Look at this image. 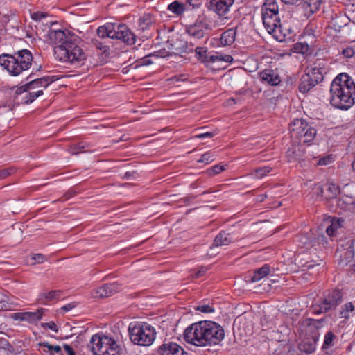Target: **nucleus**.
Here are the masks:
<instances>
[{
  "mask_svg": "<svg viewBox=\"0 0 355 355\" xmlns=\"http://www.w3.org/2000/svg\"><path fill=\"white\" fill-rule=\"evenodd\" d=\"M224 169L225 168H224L223 166L216 165L211 168V171H209V174H211V175L218 174L220 172H222Z\"/></svg>",
  "mask_w": 355,
  "mask_h": 355,
  "instance_id": "6e6d98bb",
  "label": "nucleus"
},
{
  "mask_svg": "<svg viewBox=\"0 0 355 355\" xmlns=\"http://www.w3.org/2000/svg\"><path fill=\"white\" fill-rule=\"evenodd\" d=\"M236 37V28H229L220 35V44L223 46H230L234 43Z\"/></svg>",
  "mask_w": 355,
  "mask_h": 355,
  "instance_id": "b1692460",
  "label": "nucleus"
},
{
  "mask_svg": "<svg viewBox=\"0 0 355 355\" xmlns=\"http://www.w3.org/2000/svg\"><path fill=\"white\" fill-rule=\"evenodd\" d=\"M344 293L338 288H334L324 291L318 302L310 306L313 314L320 315L334 311L342 303Z\"/></svg>",
  "mask_w": 355,
  "mask_h": 355,
  "instance_id": "39448f33",
  "label": "nucleus"
},
{
  "mask_svg": "<svg viewBox=\"0 0 355 355\" xmlns=\"http://www.w3.org/2000/svg\"><path fill=\"white\" fill-rule=\"evenodd\" d=\"M29 92V88H28V87H27V83L18 87L16 89L15 93H16V94L19 95V94H21L24 92Z\"/></svg>",
  "mask_w": 355,
  "mask_h": 355,
  "instance_id": "052dcab7",
  "label": "nucleus"
},
{
  "mask_svg": "<svg viewBox=\"0 0 355 355\" xmlns=\"http://www.w3.org/2000/svg\"><path fill=\"white\" fill-rule=\"evenodd\" d=\"M317 158H319L318 161L317 162V165H318V166L328 165L332 162V159H333L331 155H327V156H324L323 157H320V156L314 157V159H317Z\"/></svg>",
  "mask_w": 355,
  "mask_h": 355,
  "instance_id": "37998d69",
  "label": "nucleus"
},
{
  "mask_svg": "<svg viewBox=\"0 0 355 355\" xmlns=\"http://www.w3.org/2000/svg\"><path fill=\"white\" fill-rule=\"evenodd\" d=\"M45 15L44 14L40 13V12H35L32 15V18L35 20L40 19L42 17H44Z\"/></svg>",
  "mask_w": 355,
  "mask_h": 355,
  "instance_id": "774afa93",
  "label": "nucleus"
},
{
  "mask_svg": "<svg viewBox=\"0 0 355 355\" xmlns=\"http://www.w3.org/2000/svg\"><path fill=\"white\" fill-rule=\"evenodd\" d=\"M322 0H301L300 4L307 12L313 14L320 8Z\"/></svg>",
  "mask_w": 355,
  "mask_h": 355,
  "instance_id": "5701e85b",
  "label": "nucleus"
},
{
  "mask_svg": "<svg viewBox=\"0 0 355 355\" xmlns=\"http://www.w3.org/2000/svg\"><path fill=\"white\" fill-rule=\"evenodd\" d=\"M270 272V267L268 266V264H265L260 268H258V269L254 270V272H252V275L250 277L249 281L251 282H258V281L261 280V279H263V277L268 275Z\"/></svg>",
  "mask_w": 355,
  "mask_h": 355,
  "instance_id": "393cba45",
  "label": "nucleus"
},
{
  "mask_svg": "<svg viewBox=\"0 0 355 355\" xmlns=\"http://www.w3.org/2000/svg\"><path fill=\"white\" fill-rule=\"evenodd\" d=\"M259 77L262 83H268L272 86L278 85L281 79L277 72L271 69H266L259 73Z\"/></svg>",
  "mask_w": 355,
  "mask_h": 355,
  "instance_id": "a211bd4d",
  "label": "nucleus"
},
{
  "mask_svg": "<svg viewBox=\"0 0 355 355\" xmlns=\"http://www.w3.org/2000/svg\"><path fill=\"white\" fill-rule=\"evenodd\" d=\"M111 338L106 336H99L98 334L92 336L88 347L94 354V352H98L102 346L111 342Z\"/></svg>",
  "mask_w": 355,
  "mask_h": 355,
  "instance_id": "6ab92c4d",
  "label": "nucleus"
},
{
  "mask_svg": "<svg viewBox=\"0 0 355 355\" xmlns=\"http://www.w3.org/2000/svg\"><path fill=\"white\" fill-rule=\"evenodd\" d=\"M347 253L351 257L355 255V239L348 240L346 243Z\"/></svg>",
  "mask_w": 355,
  "mask_h": 355,
  "instance_id": "a18cd8bd",
  "label": "nucleus"
},
{
  "mask_svg": "<svg viewBox=\"0 0 355 355\" xmlns=\"http://www.w3.org/2000/svg\"><path fill=\"white\" fill-rule=\"evenodd\" d=\"M114 39L120 40L128 45H133L137 40V35L124 24L115 26Z\"/></svg>",
  "mask_w": 355,
  "mask_h": 355,
  "instance_id": "9b49d317",
  "label": "nucleus"
},
{
  "mask_svg": "<svg viewBox=\"0 0 355 355\" xmlns=\"http://www.w3.org/2000/svg\"><path fill=\"white\" fill-rule=\"evenodd\" d=\"M10 309V304L4 297H0V311H7Z\"/></svg>",
  "mask_w": 355,
  "mask_h": 355,
  "instance_id": "09e8293b",
  "label": "nucleus"
},
{
  "mask_svg": "<svg viewBox=\"0 0 355 355\" xmlns=\"http://www.w3.org/2000/svg\"><path fill=\"white\" fill-rule=\"evenodd\" d=\"M207 269L205 267H201L194 275L195 278H199L202 277L206 272Z\"/></svg>",
  "mask_w": 355,
  "mask_h": 355,
  "instance_id": "e2e57ef3",
  "label": "nucleus"
},
{
  "mask_svg": "<svg viewBox=\"0 0 355 355\" xmlns=\"http://www.w3.org/2000/svg\"><path fill=\"white\" fill-rule=\"evenodd\" d=\"M41 326L44 329H50L56 333L58 331V328L57 325L53 321H51L49 322H45V323H42Z\"/></svg>",
  "mask_w": 355,
  "mask_h": 355,
  "instance_id": "de8ad7c7",
  "label": "nucleus"
},
{
  "mask_svg": "<svg viewBox=\"0 0 355 355\" xmlns=\"http://www.w3.org/2000/svg\"><path fill=\"white\" fill-rule=\"evenodd\" d=\"M335 337L336 336H335L334 334L331 331H328L324 336V343H323L322 349L323 350H325V349H327L329 347H332L333 346V340L335 338Z\"/></svg>",
  "mask_w": 355,
  "mask_h": 355,
  "instance_id": "58836bf2",
  "label": "nucleus"
},
{
  "mask_svg": "<svg viewBox=\"0 0 355 355\" xmlns=\"http://www.w3.org/2000/svg\"><path fill=\"white\" fill-rule=\"evenodd\" d=\"M130 339L135 345L149 346L155 339V329L145 323L132 322L128 327Z\"/></svg>",
  "mask_w": 355,
  "mask_h": 355,
  "instance_id": "423d86ee",
  "label": "nucleus"
},
{
  "mask_svg": "<svg viewBox=\"0 0 355 355\" xmlns=\"http://www.w3.org/2000/svg\"><path fill=\"white\" fill-rule=\"evenodd\" d=\"M341 53L346 58H351L355 55V49L352 46H347L342 50Z\"/></svg>",
  "mask_w": 355,
  "mask_h": 355,
  "instance_id": "c03bdc74",
  "label": "nucleus"
},
{
  "mask_svg": "<svg viewBox=\"0 0 355 355\" xmlns=\"http://www.w3.org/2000/svg\"><path fill=\"white\" fill-rule=\"evenodd\" d=\"M121 285L116 282L105 284L102 286L92 291L94 297L104 298L108 297L121 290Z\"/></svg>",
  "mask_w": 355,
  "mask_h": 355,
  "instance_id": "ddd939ff",
  "label": "nucleus"
},
{
  "mask_svg": "<svg viewBox=\"0 0 355 355\" xmlns=\"http://www.w3.org/2000/svg\"><path fill=\"white\" fill-rule=\"evenodd\" d=\"M116 24L107 23L104 26H99L97 29V35L101 38L110 37L114 39Z\"/></svg>",
  "mask_w": 355,
  "mask_h": 355,
  "instance_id": "412c9836",
  "label": "nucleus"
},
{
  "mask_svg": "<svg viewBox=\"0 0 355 355\" xmlns=\"http://www.w3.org/2000/svg\"><path fill=\"white\" fill-rule=\"evenodd\" d=\"M187 3L191 8V9L198 8L200 6L201 0H187Z\"/></svg>",
  "mask_w": 355,
  "mask_h": 355,
  "instance_id": "5fc2aeb1",
  "label": "nucleus"
},
{
  "mask_svg": "<svg viewBox=\"0 0 355 355\" xmlns=\"http://www.w3.org/2000/svg\"><path fill=\"white\" fill-rule=\"evenodd\" d=\"M110 344L111 343H107V345L104 344L98 352H94V355H105Z\"/></svg>",
  "mask_w": 355,
  "mask_h": 355,
  "instance_id": "4d7b16f0",
  "label": "nucleus"
},
{
  "mask_svg": "<svg viewBox=\"0 0 355 355\" xmlns=\"http://www.w3.org/2000/svg\"><path fill=\"white\" fill-rule=\"evenodd\" d=\"M271 170L272 168L269 166L257 168L254 171V175L255 178L260 179L263 178L267 173H270Z\"/></svg>",
  "mask_w": 355,
  "mask_h": 355,
  "instance_id": "ea45409f",
  "label": "nucleus"
},
{
  "mask_svg": "<svg viewBox=\"0 0 355 355\" xmlns=\"http://www.w3.org/2000/svg\"><path fill=\"white\" fill-rule=\"evenodd\" d=\"M225 332L215 322L204 320L188 327L184 333V340L198 347L219 344L224 338Z\"/></svg>",
  "mask_w": 355,
  "mask_h": 355,
  "instance_id": "f03ea898",
  "label": "nucleus"
},
{
  "mask_svg": "<svg viewBox=\"0 0 355 355\" xmlns=\"http://www.w3.org/2000/svg\"><path fill=\"white\" fill-rule=\"evenodd\" d=\"M234 1V0H210L209 8L218 16L223 17L228 12Z\"/></svg>",
  "mask_w": 355,
  "mask_h": 355,
  "instance_id": "f3484780",
  "label": "nucleus"
},
{
  "mask_svg": "<svg viewBox=\"0 0 355 355\" xmlns=\"http://www.w3.org/2000/svg\"><path fill=\"white\" fill-rule=\"evenodd\" d=\"M0 349H4L10 353L14 352L13 346L4 338H0Z\"/></svg>",
  "mask_w": 355,
  "mask_h": 355,
  "instance_id": "79ce46f5",
  "label": "nucleus"
},
{
  "mask_svg": "<svg viewBox=\"0 0 355 355\" xmlns=\"http://www.w3.org/2000/svg\"><path fill=\"white\" fill-rule=\"evenodd\" d=\"M340 188L334 184H329L327 189V198H335L340 193Z\"/></svg>",
  "mask_w": 355,
  "mask_h": 355,
  "instance_id": "4c0bfd02",
  "label": "nucleus"
},
{
  "mask_svg": "<svg viewBox=\"0 0 355 355\" xmlns=\"http://www.w3.org/2000/svg\"><path fill=\"white\" fill-rule=\"evenodd\" d=\"M186 9L185 5L178 1H175L168 6V10L177 16L182 15Z\"/></svg>",
  "mask_w": 355,
  "mask_h": 355,
  "instance_id": "c756f323",
  "label": "nucleus"
},
{
  "mask_svg": "<svg viewBox=\"0 0 355 355\" xmlns=\"http://www.w3.org/2000/svg\"><path fill=\"white\" fill-rule=\"evenodd\" d=\"M355 310V307L352 302H349L343 304L339 311V318L343 319V322H346L350 318V313Z\"/></svg>",
  "mask_w": 355,
  "mask_h": 355,
  "instance_id": "a878e982",
  "label": "nucleus"
},
{
  "mask_svg": "<svg viewBox=\"0 0 355 355\" xmlns=\"http://www.w3.org/2000/svg\"><path fill=\"white\" fill-rule=\"evenodd\" d=\"M341 87L344 89L355 92V82L347 73L338 74L332 81L331 87Z\"/></svg>",
  "mask_w": 355,
  "mask_h": 355,
  "instance_id": "2eb2a0df",
  "label": "nucleus"
},
{
  "mask_svg": "<svg viewBox=\"0 0 355 355\" xmlns=\"http://www.w3.org/2000/svg\"><path fill=\"white\" fill-rule=\"evenodd\" d=\"M261 18L263 26L269 33H275L277 30L282 32L279 8L276 0H265L261 6Z\"/></svg>",
  "mask_w": 355,
  "mask_h": 355,
  "instance_id": "0eeeda50",
  "label": "nucleus"
},
{
  "mask_svg": "<svg viewBox=\"0 0 355 355\" xmlns=\"http://www.w3.org/2000/svg\"><path fill=\"white\" fill-rule=\"evenodd\" d=\"M324 319L315 320L312 318H306L304 321V324L311 329H320L323 327Z\"/></svg>",
  "mask_w": 355,
  "mask_h": 355,
  "instance_id": "72a5a7b5",
  "label": "nucleus"
},
{
  "mask_svg": "<svg viewBox=\"0 0 355 355\" xmlns=\"http://www.w3.org/2000/svg\"><path fill=\"white\" fill-rule=\"evenodd\" d=\"M289 130L293 139L300 140L308 145L314 139L317 130L302 119H295L290 124Z\"/></svg>",
  "mask_w": 355,
  "mask_h": 355,
  "instance_id": "6e6552de",
  "label": "nucleus"
},
{
  "mask_svg": "<svg viewBox=\"0 0 355 355\" xmlns=\"http://www.w3.org/2000/svg\"><path fill=\"white\" fill-rule=\"evenodd\" d=\"M209 30H211V27L209 23L205 19L200 18L186 28L187 33L191 37L196 39L202 38L205 36V32Z\"/></svg>",
  "mask_w": 355,
  "mask_h": 355,
  "instance_id": "f8f14e48",
  "label": "nucleus"
},
{
  "mask_svg": "<svg viewBox=\"0 0 355 355\" xmlns=\"http://www.w3.org/2000/svg\"><path fill=\"white\" fill-rule=\"evenodd\" d=\"M295 49L299 53H304L308 51L309 46L306 44H302L297 43L296 44Z\"/></svg>",
  "mask_w": 355,
  "mask_h": 355,
  "instance_id": "864d4df0",
  "label": "nucleus"
},
{
  "mask_svg": "<svg viewBox=\"0 0 355 355\" xmlns=\"http://www.w3.org/2000/svg\"><path fill=\"white\" fill-rule=\"evenodd\" d=\"M232 242L230 234L225 232H220L214 239L213 245L216 247L227 245Z\"/></svg>",
  "mask_w": 355,
  "mask_h": 355,
  "instance_id": "c85d7f7f",
  "label": "nucleus"
},
{
  "mask_svg": "<svg viewBox=\"0 0 355 355\" xmlns=\"http://www.w3.org/2000/svg\"><path fill=\"white\" fill-rule=\"evenodd\" d=\"M319 334L316 333L315 334L313 335L311 338H308L302 341L299 347L300 351L306 354L313 353L315 349L316 343L319 339Z\"/></svg>",
  "mask_w": 355,
  "mask_h": 355,
  "instance_id": "aec40b11",
  "label": "nucleus"
},
{
  "mask_svg": "<svg viewBox=\"0 0 355 355\" xmlns=\"http://www.w3.org/2000/svg\"><path fill=\"white\" fill-rule=\"evenodd\" d=\"M75 306H76L75 303H70V304L63 306L61 308V309L65 312H67V311L71 310L72 309H73Z\"/></svg>",
  "mask_w": 355,
  "mask_h": 355,
  "instance_id": "338daca9",
  "label": "nucleus"
},
{
  "mask_svg": "<svg viewBox=\"0 0 355 355\" xmlns=\"http://www.w3.org/2000/svg\"><path fill=\"white\" fill-rule=\"evenodd\" d=\"M63 347H64V350L67 352L68 355H75L76 354L73 348L70 345L64 344L63 345Z\"/></svg>",
  "mask_w": 355,
  "mask_h": 355,
  "instance_id": "69168bd1",
  "label": "nucleus"
},
{
  "mask_svg": "<svg viewBox=\"0 0 355 355\" xmlns=\"http://www.w3.org/2000/svg\"><path fill=\"white\" fill-rule=\"evenodd\" d=\"M194 51L196 53V57L198 60H200L202 62H207L209 61L207 55V48L196 47Z\"/></svg>",
  "mask_w": 355,
  "mask_h": 355,
  "instance_id": "e433bc0d",
  "label": "nucleus"
},
{
  "mask_svg": "<svg viewBox=\"0 0 355 355\" xmlns=\"http://www.w3.org/2000/svg\"><path fill=\"white\" fill-rule=\"evenodd\" d=\"M75 195H76V191L73 189H69L64 194V196L62 198L57 200V201H62V202L65 201L68 199H70Z\"/></svg>",
  "mask_w": 355,
  "mask_h": 355,
  "instance_id": "8fccbe9b",
  "label": "nucleus"
},
{
  "mask_svg": "<svg viewBox=\"0 0 355 355\" xmlns=\"http://www.w3.org/2000/svg\"><path fill=\"white\" fill-rule=\"evenodd\" d=\"M89 144H87L84 141H81L78 144L71 145L69 149V151L72 155H76L80 153L87 152L89 150L87 149L89 148Z\"/></svg>",
  "mask_w": 355,
  "mask_h": 355,
  "instance_id": "473e14b6",
  "label": "nucleus"
},
{
  "mask_svg": "<svg viewBox=\"0 0 355 355\" xmlns=\"http://www.w3.org/2000/svg\"><path fill=\"white\" fill-rule=\"evenodd\" d=\"M159 355H188L178 344L168 342L161 345L157 349Z\"/></svg>",
  "mask_w": 355,
  "mask_h": 355,
  "instance_id": "dca6fc26",
  "label": "nucleus"
},
{
  "mask_svg": "<svg viewBox=\"0 0 355 355\" xmlns=\"http://www.w3.org/2000/svg\"><path fill=\"white\" fill-rule=\"evenodd\" d=\"M15 170L12 168L2 169L0 171V179H4L14 173Z\"/></svg>",
  "mask_w": 355,
  "mask_h": 355,
  "instance_id": "3c124183",
  "label": "nucleus"
},
{
  "mask_svg": "<svg viewBox=\"0 0 355 355\" xmlns=\"http://www.w3.org/2000/svg\"><path fill=\"white\" fill-rule=\"evenodd\" d=\"M174 46V49L176 51L177 53L189 54L193 51V44L191 42L189 44L186 41L180 40L177 42Z\"/></svg>",
  "mask_w": 355,
  "mask_h": 355,
  "instance_id": "cd10ccee",
  "label": "nucleus"
},
{
  "mask_svg": "<svg viewBox=\"0 0 355 355\" xmlns=\"http://www.w3.org/2000/svg\"><path fill=\"white\" fill-rule=\"evenodd\" d=\"M330 104L335 108L347 110L355 104V92L341 87H330Z\"/></svg>",
  "mask_w": 355,
  "mask_h": 355,
  "instance_id": "1a4fd4ad",
  "label": "nucleus"
},
{
  "mask_svg": "<svg viewBox=\"0 0 355 355\" xmlns=\"http://www.w3.org/2000/svg\"><path fill=\"white\" fill-rule=\"evenodd\" d=\"M58 80L56 76H45L42 78L33 79L27 83L29 92L24 98V103L29 104L33 102L37 98L43 94V89H46L51 83Z\"/></svg>",
  "mask_w": 355,
  "mask_h": 355,
  "instance_id": "9d476101",
  "label": "nucleus"
},
{
  "mask_svg": "<svg viewBox=\"0 0 355 355\" xmlns=\"http://www.w3.org/2000/svg\"><path fill=\"white\" fill-rule=\"evenodd\" d=\"M196 309L205 313H212L214 311V309L209 305L198 306Z\"/></svg>",
  "mask_w": 355,
  "mask_h": 355,
  "instance_id": "603ef678",
  "label": "nucleus"
},
{
  "mask_svg": "<svg viewBox=\"0 0 355 355\" xmlns=\"http://www.w3.org/2000/svg\"><path fill=\"white\" fill-rule=\"evenodd\" d=\"M94 44L96 46V47L100 50H102L103 53H105L108 51L109 48L107 46L103 45V44L98 41H94Z\"/></svg>",
  "mask_w": 355,
  "mask_h": 355,
  "instance_id": "bf43d9fd",
  "label": "nucleus"
},
{
  "mask_svg": "<svg viewBox=\"0 0 355 355\" xmlns=\"http://www.w3.org/2000/svg\"><path fill=\"white\" fill-rule=\"evenodd\" d=\"M151 25L152 18L150 14H145L139 19L138 28L142 32L148 30Z\"/></svg>",
  "mask_w": 355,
  "mask_h": 355,
  "instance_id": "2f4dec72",
  "label": "nucleus"
},
{
  "mask_svg": "<svg viewBox=\"0 0 355 355\" xmlns=\"http://www.w3.org/2000/svg\"><path fill=\"white\" fill-rule=\"evenodd\" d=\"M25 312L15 313L12 318L15 320L24 321Z\"/></svg>",
  "mask_w": 355,
  "mask_h": 355,
  "instance_id": "13d9d810",
  "label": "nucleus"
},
{
  "mask_svg": "<svg viewBox=\"0 0 355 355\" xmlns=\"http://www.w3.org/2000/svg\"><path fill=\"white\" fill-rule=\"evenodd\" d=\"M49 42L54 46L56 58L62 62L80 64L86 59L79 46L80 38L69 31L50 29L46 35Z\"/></svg>",
  "mask_w": 355,
  "mask_h": 355,
  "instance_id": "f257e3e1",
  "label": "nucleus"
},
{
  "mask_svg": "<svg viewBox=\"0 0 355 355\" xmlns=\"http://www.w3.org/2000/svg\"><path fill=\"white\" fill-rule=\"evenodd\" d=\"M345 220L342 218H334L331 220V224L327 228L326 232L330 237H334L336 235L338 230L342 227Z\"/></svg>",
  "mask_w": 355,
  "mask_h": 355,
  "instance_id": "bb28decb",
  "label": "nucleus"
},
{
  "mask_svg": "<svg viewBox=\"0 0 355 355\" xmlns=\"http://www.w3.org/2000/svg\"><path fill=\"white\" fill-rule=\"evenodd\" d=\"M110 343H111L110 346H109L107 352L105 355H120L119 347L116 342L113 339H111V342H110Z\"/></svg>",
  "mask_w": 355,
  "mask_h": 355,
  "instance_id": "a19ab883",
  "label": "nucleus"
},
{
  "mask_svg": "<svg viewBox=\"0 0 355 355\" xmlns=\"http://www.w3.org/2000/svg\"><path fill=\"white\" fill-rule=\"evenodd\" d=\"M214 133L212 132H203V133H200V134H198L195 136L196 138H198V139H203V138H205V137H212L214 136Z\"/></svg>",
  "mask_w": 355,
  "mask_h": 355,
  "instance_id": "680f3d73",
  "label": "nucleus"
},
{
  "mask_svg": "<svg viewBox=\"0 0 355 355\" xmlns=\"http://www.w3.org/2000/svg\"><path fill=\"white\" fill-rule=\"evenodd\" d=\"M40 347H46L47 350H44V352H49L50 355H53V352L60 354L62 355V349L59 345H51L48 342H40L38 343Z\"/></svg>",
  "mask_w": 355,
  "mask_h": 355,
  "instance_id": "c9c22d12",
  "label": "nucleus"
},
{
  "mask_svg": "<svg viewBox=\"0 0 355 355\" xmlns=\"http://www.w3.org/2000/svg\"><path fill=\"white\" fill-rule=\"evenodd\" d=\"M44 310V309L43 308H41L35 312H25L24 321H27L30 323H34L39 321L42 317Z\"/></svg>",
  "mask_w": 355,
  "mask_h": 355,
  "instance_id": "7c9ffc66",
  "label": "nucleus"
},
{
  "mask_svg": "<svg viewBox=\"0 0 355 355\" xmlns=\"http://www.w3.org/2000/svg\"><path fill=\"white\" fill-rule=\"evenodd\" d=\"M328 67L324 61L316 60L313 64L306 67L304 73L301 76L298 85V89L301 93L305 94L309 92L324 80V76L327 73Z\"/></svg>",
  "mask_w": 355,
  "mask_h": 355,
  "instance_id": "20e7f679",
  "label": "nucleus"
},
{
  "mask_svg": "<svg viewBox=\"0 0 355 355\" xmlns=\"http://www.w3.org/2000/svg\"><path fill=\"white\" fill-rule=\"evenodd\" d=\"M212 157L213 156L211 155L210 153H206L201 156V157L198 160V162L200 163L208 164L214 161Z\"/></svg>",
  "mask_w": 355,
  "mask_h": 355,
  "instance_id": "49530a36",
  "label": "nucleus"
},
{
  "mask_svg": "<svg viewBox=\"0 0 355 355\" xmlns=\"http://www.w3.org/2000/svg\"><path fill=\"white\" fill-rule=\"evenodd\" d=\"M33 55L30 51L22 49L13 54L0 55V65L13 76H17L32 65Z\"/></svg>",
  "mask_w": 355,
  "mask_h": 355,
  "instance_id": "7ed1b4c3",
  "label": "nucleus"
},
{
  "mask_svg": "<svg viewBox=\"0 0 355 355\" xmlns=\"http://www.w3.org/2000/svg\"><path fill=\"white\" fill-rule=\"evenodd\" d=\"M63 294L61 290L51 291L47 293H44L40 295L39 302L42 304H47L51 301L58 300Z\"/></svg>",
  "mask_w": 355,
  "mask_h": 355,
  "instance_id": "4be33fe9",
  "label": "nucleus"
},
{
  "mask_svg": "<svg viewBox=\"0 0 355 355\" xmlns=\"http://www.w3.org/2000/svg\"><path fill=\"white\" fill-rule=\"evenodd\" d=\"M33 259L37 263H43L45 261V257L42 254H37L33 256Z\"/></svg>",
  "mask_w": 355,
  "mask_h": 355,
  "instance_id": "0e129e2a",
  "label": "nucleus"
},
{
  "mask_svg": "<svg viewBox=\"0 0 355 355\" xmlns=\"http://www.w3.org/2000/svg\"><path fill=\"white\" fill-rule=\"evenodd\" d=\"M303 142L300 140L293 139L291 146L286 151V156L289 161H300L305 153Z\"/></svg>",
  "mask_w": 355,
  "mask_h": 355,
  "instance_id": "4468645a",
  "label": "nucleus"
},
{
  "mask_svg": "<svg viewBox=\"0 0 355 355\" xmlns=\"http://www.w3.org/2000/svg\"><path fill=\"white\" fill-rule=\"evenodd\" d=\"M156 56V57H164L165 55L161 54L160 51H155L153 53L149 54L139 60H137V66H146L152 64L151 60L149 58L150 56Z\"/></svg>",
  "mask_w": 355,
  "mask_h": 355,
  "instance_id": "f704fd0d",
  "label": "nucleus"
}]
</instances>
